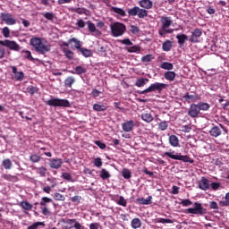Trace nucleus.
Segmentation results:
<instances>
[{"label":"nucleus","mask_w":229,"mask_h":229,"mask_svg":"<svg viewBox=\"0 0 229 229\" xmlns=\"http://www.w3.org/2000/svg\"><path fill=\"white\" fill-rule=\"evenodd\" d=\"M94 165L95 167H101L103 165V161L100 157H97L94 159Z\"/></svg>","instance_id":"obj_56"},{"label":"nucleus","mask_w":229,"mask_h":229,"mask_svg":"<svg viewBox=\"0 0 229 229\" xmlns=\"http://www.w3.org/2000/svg\"><path fill=\"white\" fill-rule=\"evenodd\" d=\"M165 157L172 158V160H181V162H185L186 164H194V159L191 158L189 156H183L181 153H176L174 150L172 152H165Z\"/></svg>","instance_id":"obj_3"},{"label":"nucleus","mask_w":229,"mask_h":229,"mask_svg":"<svg viewBox=\"0 0 229 229\" xmlns=\"http://www.w3.org/2000/svg\"><path fill=\"white\" fill-rule=\"evenodd\" d=\"M169 85L165 83H160V82H156L151 84L148 88L142 91H138V94H149V92H155L157 90V92L160 94L164 89H167Z\"/></svg>","instance_id":"obj_5"},{"label":"nucleus","mask_w":229,"mask_h":229,"mask_svg":"<svg viewBox=\"0 0 229 229\" xmlns=\"http://www.w3.org/2000/svg\"><path fill=\"white\" fill-rule=\"evenodd\" d=\"M201 35H203V30L201 29H195L191 32V36L189 40L191 42V44H198V42H199Z\"/></svg>","instance_id":"obj_12"},{"label":"nucleus","mask_w":229,"mask_h":229,"mask_svg":"<svg viewBox=\"0 0 229 229\" xmlns=\"http://www.w3.org/2000/svg\"><path fill=\"white\" fill-rule=\"evenodd\" d=\"M220 207H229V201L225 199L219 202Z\"/></svg>","instance_id":"obj_64"},{"label":"nucleus","mask_w":229,"mask_h":229,"mask_svg":"<svg viewBox=\"0 0 229 229\" xmlns=\"http://www.w3.org/2000/svg\"><path fill=\"white\" fill-rule=\"evenodd\" d=\"M221 133H222L221 128H219L218 126H214L209 131V134L211 135V137H219Z\"/></svg>","instance_id":"obj_25"},{"label":"nucleus","mask_w":229,"mask_h":229,"mask_svg":"<svg viewBox=\"0 0 229 229\" xmlns=\"http://www.w3.org/2000/svg\"><path fill=\"white\" fill-rule=\"evenodd\" d=\"M12 69H13V72L14 74L15 80H17V81H22V80H24V72H18L15 66H12Z\"/></svg>","instance_id":"obj_18"},{"label":"nucleus","mask_w":229,"mask_h":229,"mask_svg":"<svg viewBox=\"0 0 229 229\" xmlns=\"http://www.w3.org/2000/svg\"><path fill=\"white\" fill-rule=\"evenodd\" d=\"M0 46L8 47L9 49H11V51H21V47L19 46V44L10 39L0 40Z\"/></svg>","instance_id":"obj_10"},{"label":"nucleus","mask_w":229,"mask_h":229,"mask_svg":"<svg viewBox=\"0 0 229 229\" xmlns=\"http://www.w3.org/2000/svg\"><path fill=\"white\" fill-rule=\"evenodd\" d=\"M153 199L152 196H148L147 199L144 198H139L136 199L137 203H140V205H151Z\"/></svg>","instance_id":"obj_23"},{"label":"nucleus","mask_w":229,"mask_h":229,"mask_svg":"<svg viewBox=\"0 0 229 229\" xmlns=\"http://www.w3.org/2000/svg\"><path fill=\"white\" fill-rule=\"evenodd\" d=\"M199 106V112H201V110L203 112H207V110L210 109V104L208 103H205V102H199V104H197Z\"/></svg>","instance_id":"obj_30"},{"label":"nucleus","mask_w":229,"mask_h":229,"mask_svg":"<svg viewBox=\"0 0 229 229\" xmlns=\"http://www.w3.org/2000/svg\"><path fill=\"white\" fill-rule=\"evenodd\" d=\"M2 165L4 167V169L6 170H10L12 169V160H10V158L4 159L2 163Z\"/></svg>","instance_id":"obj_42"},{"label":"nucleus","mask_w":229,"mask_h":229,"mask_svg":"<svg viewBox=\"0 0 229 229\" xmlns=\"http://www.w3.org/2000/svg\"><path fill=\"white\" fill-rule=\"evenodd\" d=\"M71 201H72V203H80V201H81V196H73L71 198Z\"/></svg>","instance_id":"obj_63"},{"label":"nucleus","mask_w":229,"mask_h":229,"mask_svg":"<svg viewBox=\"0 0 229 229\" xmlns=\"http://www.w3.org/2000/svg\"><path fill=\"white\" fill-rule=\"evenodd\" d=\"M117 205H120L121 207H126V205H128V201H126L124 197L120 196L119 199L117 200Z\"/></svg>","instance_id":"obj_53"},{"label":"nucleus","mask_w":229,"mask_h":229,"mask_svg":"<svg viewBox=\"0 0 229 229\" xmlns=\"http://www.w3.org/2000/svg\"><path fill=\"white\" fill-rule=\"evenodd\" d=\"M35 170H36V173L39 174L41 177L46 176V174L47 173V168L44 166L36 167Z\"/></svg>","instance_id":"obj_39"},{"label":"nucleus","mask_w":229,"mask_h":229,"mask_svg":"<svg viewBox=\"0 0 229 229\" xmlns=\"http://www.w3.org/2000/svg\"><path fill=\"white\" fill-rule=\"evenodd\" d=\"M61 47H70L71 49L79 50L81 47V41L76 38H72L67 42H63Z\"/></svg>","instance_id":"obj_9"},{"label":"nucleus","mask_w":229,"mask_h":229,"mask_svg":"<svg viewBox=\"0 0 229 229\" xmlns=\"http://www.w3.org/2000/svg\"><path fill=\"white\" fill-rule=\"evenodd\" d=\"M62 164H64V161L60 158H52L50 159L49 165L51 169H60L62 167Z\"/></svg>","instance_id":"obj_16"},{"label":"nucleus","mask_w":229,"mask_h":229,"mask_svg":"<svg viewBox=\"0 0 229 229\" xmlns=\"http://www.w3.org/2000/svg\"><path fill=\"white\" fill-rule=\"evenodd\" d=\"M2 33L4 38H10V29L8 27H4L2 30Z\"/></svg>","instance_id":"obj_55"},{"label":"nucleus","mask_w":229,"mask_h":229,"mask_svg":"<svg viewBox=\"0 0 229 229\" xmlns=\"http://www.w3.org/2000/svg\"><path fill=\"white\" fill-rule=\"evenodd\" d=\"M113 37H123L126 33V25L116 21L110 25Z\"/></svg>","instance_id":"obj_4"},{"label":"nucleus","mask_w":229,"mask_h":229,"mask_svg":"<svg viewBox=\"0 0 229 229\" xmlns=\"http://www.w3.org/2000/svg\"><path fill=\"white\" fill-rule=\"evenodd\" d=\"M156 223H162L163 225H165V224L171 225L174 222L172 219H169V218H157L156 220Z\"/></svg>","instance_id":"obj_46"},{"label":"nucleus","mask_w":229,"mask_h":229,"mask_svg":"<svg viewBox=\"0 0 229 229\" xmlns=\"http://www.w3.org/2000/svg\"><path fill=\"white\" fill-rule=\"evenodd\" d=\"M20 207L23 208V210H32L33 205L31 203L28 202L27 200H23L20 203Z\"/></svg>","instance_id":"obj_31"},{"label":"nucleus","mask_w":229,"mask_h":229,"mask_svg":"<svg viewBox=\"0 0 229 229\" xmlns=\"http://www.w3.org/2000/svg\"><path fill=\"white\" fill-rule=\"evenodd\" d=\"M46 105L48 106H59L63 108H71V102L67 99H62V98H52L46 102Z\"/></svg>","instance_id":"obj_6"},{"label":"nucleus","mask_w":229,"mask_h":229,"mask_svg":"<svg viewBox=\"0 0 229 229\" xmlns=\"http://www.w3.org/2000/svg\"><path fill=\"white\" fill-rule=\"evenodd\" d=\"M63 53H64V56L68 58V60H74V52L71 50L68 47H62Z\"/></svg>","instance_id":"obj_19"},{"label":"nucleus","mask_w":229,"mask_h":229,"mask_svg":"<svg viewBox=\"0 0 229 229\" xmlns=\"http://www.w3.org/2000/svg\"><path fill=\"white\" fill-rule=\"evenodd\" d=\"M129 17L138 16L139 19H145L148 16V11L141 9L140 7L135 6L128 10Z\"/></svg>","instance_id":"obj_7"},{"label":"nucleus","mask_w":229,"mask_h":229,"mask_svg":"<svg viewBox=\"0 0 229 229\" xmlns=\"http://www.w3.org/2000/svg\"><path fill=\"white\" fill-rule=\"evenodd\" d=\"M72 12H75V13H78L79 15H85L87 13V9L74 8V9H72Z\"/></svg>","instance_id":"obj_54"},{"label":"nucleus","mask_w":229,"mask_h":229,"mask_svg":"<svg viewBox=\"0 0 229 229\" xmlns=\"http://www.w3.org/2000/svg\"><path fill=\"white\" fill-rule=\"evenodd\" d=\"M176 38L178 40V44L180 46H183V44H185V41L188 40L189 38L185 34H181V35H177Z\"/></svg>","instance_id":"obj_35"},{"label":"nucleus","mask_w":229,"mask_h":229,"mask_svg":"<svg viewBox=\"0 0 229 229\" xmlns=\"http://www.w3.org/2000/svg\"><path fill=\"white\" fill-rule=\"evenodd\" d=\"M28 91L30 94H31V96H33V94H37V92H38V88L30 86L28 88Z\"/></svg>","instance_id":"obj_57"},{"label":"nucleus","mask_w":229,"mask_h":229,"mask_svg":"<svg viewBox=\"0 0 229 229\" xmlns=\"http://www.w3.org/2000/svg\"><path fill=\"white\" fill-rule=\"evenodd\" d=\"M169 144L173 148H178V146H180V140L178 139V137L176 135H171L169 137Z\"/></svg>","instance_id":"obj_20"},{"label":"nucleus","mask_w":229,"mask_h":229,"mask_svg":"<svg viewBox=\"0 0 229 229\" xmlns=\"http://www.w3.org/2000/svg\"><path fill=\"white\" fill-rule=\"evenodd\" d=\"M95 144H96V146L100 148V149H105L106 148V144H105L104 142H102L100 140H96Z\"/></svg>","instance_id":"obj_61"},{"label":"nucleus","mask_w":229,"mask_h":229,"mask_svg":"<svg viewBox=\"0 0 229 229\" xmlns=\"http://www.w3.org/2000/svg\"><path fill=\"white\" fill-rule=\"evenodd\" d=\"M30 46L34 47L35 52L38 53V55H46V53H49V51H51L49 46L42 43V38L38 37L30 38Z\"/></svg>","instance_id":"obj_1"},{"label":"nucleus","mask_w":229,"mask_h":229,"mask_svg":"<svg viewBox=\"0 0 229 229\" xmlns=\"http://www.w3.org/2000/svg\"><path fill=\"white\" fill-rule=\"evenodd\" d=\"M161 69H164L165 71H173L174 69V65H173V63L169 62H164L160 64Z\"/></svg>","instance_id":"obj_28"},{"label":"nucleus","mask_w":229,"mask_h":229,"mask_svg":"<svg viewBox=\"0 0 229 229\" xmlns=\"http://www.w3.org/2000/svg\"><path fill=\"white\" fill-rule=\"evenodd\" d=\"M0 19L8 26H13V24H16L17 22V21L13 18V16L11 13H1Z\"/></svg>","instance_id":"obj_11"},{"label":"nucleus","mask_w":229,"mask_h":229,"mask_svg":"<svg viewBox=\"0 0 229 229\" xmlns=\"http://www.w3.org/2000/svg\"><path fill=\"white\" fill-rule=\"evenodd\" d=\"M167 128H169V123H167V121H163L158 123V130H161V131H165Z\"/></svg>","instance_id":"obj_43"},{"label":"nucleus","mask_w":229,"mask_h":229,"mask_svg":"<svg viewBox=\"0 0 229 229\" xmlns=\"http://www.w3.org/2000/svg\"><path fill=\"white\" fill-rule=\"evenodd\" d=\"M141 119L142 121H144L145 123H153V115H151V114L149 113H143L141 114Z\"/></svg>","instance_id":"obj_29"},{"label":"nucleus","mask_w":229,"mask_h":229,"mask_svg":"<svg viewBox=\"0 0 229 229\" xmlns=\"http://www.w3.org/2000/svg\"><path fill=\"white\" fill-rule=\"evenodd\" d=\"M79 51L85 56V58H89V56H92V51L89 49L81 47Z\"/></svg>","instance_id":"obj_38"},{"label":"nucleus","mask_w":229,"mask_h":229,"mask_svg":"<svg viewBox=\"0 0 229 229\" xmlns=\"http://www.w3.org/2000/svg\"><path fill=\"white\" fill-rule=\"evenodd\" d=\"M139 4L144 10H151L153 8V2L151 0H140Z\"/></svg>","instance_id":"obj_17"},{"label":"nucleus","mask_w":229,"mask_h":229,"mask_svg":"<svg viewBox=\"0 0 229 229\" xmlns=\"http://www.w3.org/2000/svg\"><path fill=\"white\" fill-rule=\"evenodd\" d=\"M93 110L95 112H106V110H108V106L101 104H94Z\"/></svg>","instance_id":"obj_26"},{"label":"nucleus","mask_w":229,"mask_h":229,"mask_svg":"<svg viewBox=\"0 0 229 229\" xmlns=\"http://www.w3.org/2000/svg\"><path fill=\"white\" fill-rule=\"evenodd\" d=\"M136 123L133 120H128L125 121L123 123H122V130L125 131V133H130V131H133V129L135 128Z\"/></svg>","instance_id":"obj_13"},{"label":"nucleus","mask_w":229,"mask_h":229,"mask_svg":"<svg viewBox=\"0 0 229 229\" xmlns=\"http://www.w3.org/2000/svg\"><path fill=\"white\" fill-rule=\"evenodd\" d=\"M30 160H31L33 164H38V162H40V160H42V157L37 154H33L30 157Z\"/></svg>","instance_id":"obj_48"},{"label":"nucleus","mask_w":229,"mask_h":229,"mask_svg":"<svg viewBox=\"0 0 229 229\" xmlns=\"http://www.w3.org/2000/svg\"><path fill=\"white\" fill-rule=\"evenodd\" d=\"M62 178H64V180H68V182L72 181V175H71V174L69 173H63Z\"/></svg>","instance_id":"obj_58"},{"label":"nucleus","mask_w":229,"mask_h":229,"mask_svg":"<svg viewBox=\"0 0 229 229\" xmlns=\"http://www.w3.org/2000/svg\"><path fill=\"white\" fill-rule=\"evenodd\" d=\"M52 202H53V199H49L48 197H43L41 199L39 205L44 208V207H47V203H52Z\"/></svg>","instance_id":"obj_44"},{"label":"nucleus","mask_w":229,"mask_h":229,"mask_svg":"<svg viewBox=\"0 0 229 229\" xmlns=\"http://www.w3.org/2000/svg\"><path fill=\"white\" fill-rule=\"evenodd\" d=\"M148 81H149V79L148 78L138 79L135 82V86L139 88L144 87Z\"/></svg>","instance_id":"obj_32"},{"label":"nucleus","mask_w":229,"mask_h":229,"mask_svg":"<svg viewBox=\"0 0 229 229\" xmlns=\"http://www.w3.org/2000/svg\"><path fill=\"white\" fill-rule=\"evenodd\" d=\"M112 175L110 174V172H108L106 169L103 168L100 171V178L102 180H108V178H111Z\"/></svg>","instance_id":"obj_34"},{"label":"nucleus","mask_w":229,"mask_h":229,"mask_svg":"<svg viewBox=\"0 0 229 229\" xmlns=\"http://www.w3.org/2000/svg\"><path fill=\"white\" fill-rule=\"evenodd\" d=\"M74 83H76V79L72 76L67 77L64 80V87L66 89H72V85H74Z\"/></svg>","instance_id":"obj_21"},{"label":"nucleus","mask_w":229,"mask_h":229,"mask_svg":"<svg viewBox=\"0 0 229 229\" xmlns=\"http://www.w3.org/2000/svg\"><path fill=\"white\" fill-rule=\"evenodd\" d=\"M181 205H182V207H190V205H192V201H191L189 199H186L182 200Z\"/></svg>","instance_id":"obj_60"},{"label":"nucleus","mask_w":229,"mask_h":229,"mask_svg":"<svg viewBox=\"0 0 229 229\" xmlns=\"http://www.w3.org/2000/svg\"><path fill=\"white\" fill-rule=\"evenodd\" d=\"M41 15L45 17L47 21H54L55 20V13H42Z\"/></svg>","instance_id":"obj_47"},{"label":"nucleus","mask_w":229,"mask_h":229,"mask_svg":"<svg viewBox=\"0 0 229 229\" xmlns=\"http://www.w3.org/2000/svg\"><path fill=\"white\" fill-rule=\"evenodd\" d=\"M128 53H140V47L138 46H132L131 47L126 48Z\"/></svg>","instance_id":"obj_49"},{"label":"nucleus","mask_w":229,"mask_h":229,"mask_svg":"<svg viewBox=\"0 0 229 229\" xmlns=\"http://www.w3.org/2000/svg\"><path fill=\"white\" fill-rule=\"evenodd\" d=\"M188 214H195L198 216H203L207 214V208H203V205L199 202H194V208L187 209Z\"/></svg>","instance_id":"obj_8"},{"label":"nucleus","mask_w":229,"mask_h":229,"mask_svg":"<svg viewBox=\"0 0 229 229\" xmlns=\"http://www.w3.org/2000/svg\"><path fill=\"white\" fill-rule=\"evenodd\" d=\"M2 178L4 180H6L7 182H18L19 181V178L17 176L12 175V174H3Z\"/></svg>","instance_id":"obj_27"},{"label":"nucleus","mask_w":229,"mask_h":229,"mask_svg":"<svg viewBox=\"0 0 229 229\" xmlns=\"http://www.w3.org/2000/svg\"><path fill=\"white\" fill-rule=\"evenodd\" d=\"M161 24V28L158 30L160 37H164L165 35H167V33H173V29H169V26L173 24V21H171L170 17L162 16Z\"/></svg>","instance_id":"obj_2"},{"label":"nucleus","mask_w":229,"mask_h":229,"mask_svg":"<svg viewBox=\"0 0 229 229\" xmlns=\"http://www.w3.org/2000/svg\"><path fill=\"white\" fill-rule=\"evenodd\" d=\"M110 12H114V13H117V15H120L121 17H126V12L122 8L112 6L110 8Z\"/></svg>","instance_id":"obj_24"},{"label":"nucleus","mask_w":229,"mask_h":229,"mask_svg":"<svg viewBox=\"0 0 229 229\" xmlns=\"http://www.w3.org/2000/svg\"><path fill=\"white\" fill-rule=\"evenodd\" d=\"M139 31H140L139 27H137L135 25L131 26V33H133L134 35H137V33H139Z\"/></svg>","instance_id":"obj_62"},{"label":"nucleus","mask_w":229,"mask_h":229,"mask_svg":"<svg viewBox=\"0 0 229 229\" xmlns=\"http://www.w3.org/2000/svg\"><path fill=\"white\" fill-rule=\"evenodd\" d=\"M23 58L29 60L30 62H35V58L31 55V52L29 50H23Z\"/></svg>","instance_id":"obj_37"},{"label":"nucleus","mask_w":229,"mask_h":229,"mask_svg":"<svg viewBox=\"0 0 229 229\" xmlns=\"http://www.w3.org/2000/svg\"><path fill=\"white\" fill-rule=\"evenodd\" d=\"M131 228L137 229L142 226V222L139 218H133L131 223Z\"/></svg>","instance_id":"obj_33"},{"label":"nucleus","mask_w":229,"mask_h":229,"mask_svg":"<svg viewBox=\"0 0 229 229\" xmlns=\"http://www.w3.org/2000/svg\"><path fill=\"white\" fill-rule=\"evenodd\" d=\"M209 208H211V210H219V206H217V202L211 201L209 204Z\"/></svg>","instance_id":"obj_59"},{"label":"nucleus","mask_w":229,"mask_h":229,"mask_svg":"<svg viewBox=\"0 0 229 229\" xmlns=\"http://www.w3.org/2000/svg\"><path fill=\"white\" fill-rule=\"evenodd\" d=\"M199 106L198 104H191L188 110V115L191 117V119H196L199 115Z\"/></svg>","instance_id":"obj_14"},{"label":"nucleus","mask_w":229,"mask_h":229,"mask_svg":"<svg viewBox=\"0 0 229 229\" xmlns=\"http://www.w3.org/2000/svg\"><path fill=\"white\" fill-rule=\"evenodd\" d=\"M54 199H55V201H65V196L56 192L54 194Z\"/></svg>","instance_id":"obj_51"},{"label":"nucleus","mask_w":229,"mask_h":229,"mask_svg":"<svg viewBox=\"0 0 229 229\" xmlns=\"http://www.w3.org/2000/svg\"><path fill=\"white\" fill-rule=\"evenodd\" d=\"M173 48V43L171 40H166L163 43V51H169L170 49Z\"/></svg>","instance_id":"obj_41"},{"label":"nucleus","mask_w":229,"mask_h":229,"mask_svg":"<svg viewBox=\"0 0 229 229\" xmlns=\"http://www.w3.org/2000/svg\"><path fill=\"white\" fill-rule=\"evenodd\" d=\"M123 177L125 180H130V178H131V172L129 169H123Z\"/></svg>","instance_id":"obj_52"},{"label":"nucleus","mask_w":229,"mask_h":229,"mask_svg":"<svg viewBox=\"0 0 229 229\" xmlns=\"http://www.w3.org/2000/svg\"><path fill=\"white\" fill-rule=\"evenodd\" d=\"M183 99H185V101H198V99H199V96L190 95L189 93H187L183 96Z\"/></svg>","instance_id":"obj_36"},{"label":"nucleus","mask_w":229,"mask_h":229,"mask_svg":"<svg viewBox=\"0 0 229 229\" xmlns=\"http://www.w3.org/2000/svg\"><path fill=\"white\" fill-rule=\"evenodd\" d=\"M199 188L201 191H208V189H210V181L206 177H201V180L199 182Z\"/></svg>","instance_id":"obj_15"},{"label":"nucleus","mask_w":229,"mask_h":229,"mask_svg":"<svg viewBox=\"0 0 229 229\" xmlns=\"http://www.w3.org/2000/svg\"><path fill=\"white\" fill-rule=\"evenodd\" d=\"M87 24H88V30L89 31H90V33H95V31H97L96 25L92 23V21H88Z\"/></svg>","instance_id":"obj_50"},{"label":"nucleus","mask_w":229,"mask_h":229,"mask_svg":"<svg viewBox=\"0 0 229 229\" xmlns=\"http://www.w3.org/2000/svg\"><path fill=\"white\" fill-rule=\"evenodd\" d=\"M154 59H155V57H153V55L148 54V55H144L141 58V62H143V64H149V62H151Z\"/></svg>","instance_id":"obj_45"},{"label":"nucleus","mask_w":229,"mask_h":229,"mask_svg":"<svg viewBox=\"0 0 229 229\" xmlns=\"http://www.w3.org/2000/svg\"><path fill=\"white\" fill-rule=\"evenodd\" d=\"M165 80H167L168 81H174L176 78V72L168 71L164 73Z\"/></svg>","instance_id":"obj_22"},{"label":"nucleus","mask_w":229,"mask_h":229,"mask_svg":"<svg viewBox=\"0 0 229 229\" xmlns=\"http://www.w3.org/2000/svg\"><path fill=\"white\" fill-rule=\"evenodd\" d=\"M72 74H85L87 72V68L83 66H77L75 72H71Z\"/></svg>","instance_id":"obj_40"}]
</instances>
